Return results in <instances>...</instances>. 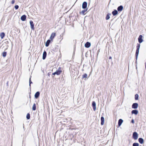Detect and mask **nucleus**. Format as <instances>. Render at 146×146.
<instances>
[{"mask_svg": "<svg viewBox=\"0 0 146 146\" xmlns=\"http://www.w3.org/2000/svg\"><path fill=\"white\" fill-rule=\"evenodd\" d=\"M109 58L110 59H111L112 58V57L111 56H110L109 57Z\"/></svg>", "mask_w": 146, "mask_h": 146, "instance_id": "72a5a7b5", "label": "nucleus"}, {"mask_svg": "<svg viewBox=\"0 0 146 146\" xmlns=\"http://www.w3.org/2000/svg\"><path fill=\"white\" fill-rule=\"evenodd\" d=\"M140 44L138 43L137 44V49L136 51L135 55L136 56V59L137 58V56H138L139 52V49L140 47Z\"/></svg>", "mask_w": 146, "mask_h": 146, "instance_id": "f257e3e1", "label": "nucleus"}, {"mask_svg": "<svg viewBox=\"0 0 146 146\" xmlns=\"http://www.w3.org/2000/svg\"><path fill=\"white\" fill-rule=\"evenodd\" d=\"M143 36L142 35H140L138 38V40L139 43H142L143 41V40L142 39Z\"/></svg>", "mask_w": 146, "mask_h": 146, "instance_id": "20e7f679", "label": "nucleus"}, {"mask_svg": "<svg viewBox=\"0 0 146 146\" xmlns=\"http://www.w3.org/2000/svg\"><path fill=\"white\" fill-rule=\"evenodd\" d=\"M23 128H24V124H23Z\"/></svg>", "mask_w": 146, "mask_h": 146, "instance_id": "f704fd0d", "label": "nucleus"}, {"mask_svg": "<svg viewBox=\"0 0 146 146\" xmlns=\"http://www.w3.org/2000/svg\"><path fill=\"white\" fill-rule=\"evenodd\" d=\"M6 54H7V52H3L2 53L3 56L4 57H5L6 56Z\"/></svg>", "mask_w": 146, "mask_h": 146, "instance_id": "bb28decb", "label": "nucleus"}, {"mask_svg": "<svg viewBox=\"0 0 146 146\" xmlns=\"http://www.w3.org/2000/svg\"><path fill=\"white\" fill-rule=\"evenodd\" d=\"M139 96L138 94H136L135 95V100H138V99Z\"/></svg>", "mask_w": 146, "mask_h": 146, "instance_id": "a878e982", "label": "nucleus"}, {"mask_svg": "<svg viewBox=\"0 0 146 146\" xmlns=\"http://www.w3.org/2000/svg\"><path fill=\"white\" fill-rule=\"evenodd\" d=\"M101 125H103L104 124V117H102L101 118Z\"/></svg>", "mask_w": 146, "mask_h": 146, "instance_id": "ddd939ff", "label": "nucleus"}, {"mask_svg": "<svg viewBox=\"0 0 146 146\" xmlns=\"http://www.w3.org/2000/svg\"><path fill=\"white\" fill-rule=\"evenodd\" d=\"M138 112V111L136 110H134L131 111V113L132 114H134L135 115H137Z\"/></svg>", "mask_w": 146, "mask_h": 146, "instance_id": "4468645a", "label": "nucleus"}, {"mask_svg": "<svg viewBox=\"0 0 146 146\" xmlns=\"http://www.w3.org/2000/svg\"><path fill=\"white\" fill-rule=\"evenodd\" d=\"M30 117V115L29 113H28L27 115V119H29Z\"/></svg>", "mask_w": 146, "mask_h": 146, "instance_id": "c85d7f7f", "label": "nucleus"}, {"mask_svg": "<svg viewBox=\"0 0 146 146\" xmlns=\"http://www.w3.org/2000/svg\"><path fill=\"white\" fill-rule=\"evenodd\" d=\"M29 86H31V84L32 83V82L31 81V78L30 77L29 78Z\"/></svg>", "mask_w": 146, "mask_h": 146, "instance_id": "c756f323", "label": "nucleus"}, {"mask_svg": "<svg viewBox=\"0 0 146 146\" xmlns=\"http://www.w3.org/2000/svg\"><path fill=\"white\" fill-rule=\"evenodd\" d=\"M87 78V75L86 74H85L84 75L82 76V78H85V79H86Z\"/></svg>", "mask_w": 146, "mask_h": 146, "instance_id": "393cba45", "label": "nucleus"}, {"mask_svg": "<svg viewBox=\"0 0 146 146\" xmlns=\"http://www.w3.org/2000/svg\"><path fill=\"white\" fill-rule=\"evenodd\" d=\"M15 3V1L14 0H13L12 1H11V3L12 4H13L14 3Z\"/></svg>", "mask_w": 146, "mask_h": 146, "instance_id": "2f4dec72", "label": "nucleus"}, {"mask_svg": "<svg viewBox=\"0 0 146 146\" xmlns=\"http://www.w3.org/2000/svg\"><path fill=\"white\" fill-rule=\"evenodd\" d=\"M142 146L141 145H140V146Z\"/></svg>", "mask_w": 146, "mask_h": 146, "instance_id": "c9c22d12", "label": "nucleus"}, {"mask_svg": "<svg viewBox=\"0 0 146 146\" xmlns=\"http://www.w3.org/2000/svg\"><path fill=\"white\" fill-rule=\"evenodd\" d=\"M36 109V106L35 104H34L32 107V110H35Z\"/></svg>", "mask_w": 146, "mask_h": 146, "instance_id": "b1692460", "label": "nucleus"}, {"mask_svg": "<svg viewBox=\"0 0 146 146\" xmlns=\"http://www.w3.org/2000/svg\"><path fill=\"white\" fill-rule=\"evenodd\" d=\"M30 23L31 25V28L32 29H34V25L33 21L31 20L30 21Z\"/></svg>", "mask_w": 146, "mask_h": 146, "instance_id": "6e6552de", "label": "nucleus"}, {"mask_svg": "<svg viewBox=\"0 0 146 146\" xmlns=\"http://www.w3.org/2000/svg\"><path fill=\"white\" fill-rule=\"evenodd\" d=\"M123 9V7L121 5L118 7L117 9L118 11H122Z\"/></svg>", "mask_w": 146, "mask_h": 146, "instance_id": "f8f14e48", "label": "nucleus"}, {"mask_svg": "<svg viewBox=\"0 0 146 146\" xmlns=\"http://www.w3.org/2000/svg\"><path fill=\"white\" fill-rule=\"evenodd\" d=\"M50 41V40H47L45 43V46H46L47 47L49 46Z\"/></svg>", "mask_w": 146, "mask_h": 146, "instance_id": "aec40b11", "label": "nucleus"}, {"mask_svg": "<svg viewBox=\"0 0 146 146\" xmlns=\"http://www.w3.org/2000/svg\"><path fill=\"white\" fill-rule=\"evenodd\" d=\"M46 56V52L45 51L44 52L43 54L42 59L44 60L45 59Z\"/></svg>", "mask_w": 146, "mask_h": 146, "instance_id": "2eb2a0df", "label": "nucleus"}, {"mask_svg": "<svg viewBox=\"0 0 146 146\" xmlns=\"http://www.w3.org/2000/svg\"><path fill=\"white\" fill-rule=\"evenodd\" d=\"M139 144L137 143H134L133 144V146H139Z\"/></svg>", "mask_w": 146, "mask_h": 146, "instance_id": "cd10ccee", "label": "nucleus"}, {"mask_svg": "<svg viewBox=\"0 0 146 146\" xmlns=\"http://www.w3.org/2000/svg\"><path fill=\"white\" fill-rule=\"evenodd\" d=\"M56 33H52L50 37V39L51 40H52L54 37L56 36Z\"/></svg>", "mask_w": 146, "mask_h": 146, "instance_id": "423d86ee", "label": "nucleus"}, {"mask_svg": "<svg viewBox=\"0 0 146 146\" xmlns=\"http://www.w3.org/2000/svg\"><path fill=\"white\" fill-rule=\"evenodd\" d=\"M92 106L93 107V110L95 111L96 109V104L94 101H93L92 103Z\"/></svg>", "mask_w": 146, "mask_h": 146, "instance_id": "1a4fd4ad", "label": "nucleus"}, {"mask_svg": "<svg viewBox=\"0 0 146 146\" xmlns=\"http://www.w3.org/2000/svg\"><path fill=\"white\" fill-rule=\"evenodd\" d=\"M131 122L133 123H134V120L133 119H132V120H131Z\"/></svg>", "mask_w": 146, "mask_h": 146, "instance_id": "473e14b6", "label": "nucleus"}, {"mask_svg": "<svg viewBox=\"0 0 146 146\" xmlns=\"http://www.w3.org/2000/svg\"><path fill=\"white\" fill-rule=\"evenodd\" d=\"M117 13L118 12L117 11L115 10H114V11H113L112 12V14L114 16L117 15Z\"/></svg>", "mask_w": 146, "mask_h": 146, "instance_id": "6ab92c4d", "label": "nucleus"}, {"mask_svg": "<svg viewBox=\"0 0 146 146\" xmlns=\"http://www.w3.org/2000/svg\"><path fill=\"white\" fill-rule=\"evenodd\" d=\"M132 108L133 109H136L138 108V104L137 103H133L132 105Z\"/></svg>", "mask_w": 146, "mask_h": 146, "instance_id": "0eeeda50", "label": "nucleus"}, {"mask_svg": "<svg viewBox=\"0 0 146 146\" xmlns=\"http://www.w3.org/2000/svg\"><path fill=\"white\" fill-rule=\"evenodd\" d=\"M90 43L88 42H87L85 44V46L87 48L89 47L90 46Z\"/></svg>", "mask_w": 146, "mask_h": 146, "instance_id": "9d476101", "label": "nucleus"}, {"mask_svg": "<svg viewBox=\"0 0 146 146\" xmlns=\"http://www.w3.org/2000/svg\"><path fill=\"white\" fill-rule=\"evenodd\" d=\"M138 141L141 144H143L144 143V140L143 138H139L138 139Z\"/></svg>", "mask_w": 146, "mask_h": 146, "instance_id": "f3484780", "label": "nucleus"}, {"mask_svg": "<svg viewBox=\"0 0 146 146\" xmlns=\"http://www.w3.org/2000/svg\"><path fill=\"white\" fill-rule=\"evenodd\" d=\"M62 71L60 70H57L55 72L52 73L53 75H55L56 74L57 75H59L60 74Z\"/></svg>", "mask_w": 146, "mask_h": 146, "instance_id": "7ed1b4c3", "label": "nucleus"}, {"mask_svg": "<svg viewBox=\"0 0 146 146\" xmlns=\"http://www.w3.org/2000/svg\"><path fill=\"white\" fill-rule=\"evenodd\" d=\"M40 93L38 92H37L35 94V97L36 98H37L39 96Z\"/></svg>", "mask_w": 146, "mask_h": 146, "instance_id": "a211bd4d", "label": "nucleus"}, {"mask_svg": "<svg viewBox=\"0 0 146 146\" xmlns=\"http://www.w3.org/2000/svg\"><path fill=\"white\" fill-rule=\"evenodd\" d=\"M110 15H111V14L109 13H108L106 17V20H108L110 19Z\"/></svg>", "mask_w": 146, "mask_h": 146, "instance_id": "4be33fe9", "label": "nucleus"}, {"mask_svg": "<svg viewBox=\"0 0 146 146\" xmlns=\"http://www.w3.org/2000/svg\"><path fill=\"white\" fill-rule=\"evenodd\" d=\"M133 136L134 139L136 140L138 137V134L136 132H134L133 133Z\"/></svg>", "mask_w": 146, "mask_h": 146, "instance_id": "f03ea898", "label": "nucleus"}, {"mask_svg": "<svg viewBox=\"0 0 146 146\" xmlns=\"http://www.w3.org/2000/svg\"><path fill=\"white\" fill-rule=\"evenodd\" d=\"M87 10V9H86V10H84L83 11H82L81 12H80V13L82 14L83 15H84L85 14V13L86 12Z\"/></svg>", "mask_w": 146, "mask_h": 146, "instance_id": "412c9836", "label": "nucleus"}, {"mask_svg": "<svg viewBox=\"0 0 146 146\" xmlns=\"http://www.w3.org/2000/svg\"><path fill=\"white\" fill-rule=\"evenodd\" d=\"M87 3L86 2H84L82 4V8L83 9H85L87 7Z\"/></svg>", "mask_w": 146, "mask_h": 146, "instance_id": "39448f33", "label": "nucleus"}, {"mask_svg": "<svg viewBox=\"0 0 146 146\" xmlns=\"http://www.w3.org/2000/svg\"><path fill=\"white\" fill-rule=\"evenodd\" d=\"M5 34L4 33H2L0 34V37L2 39L4 37Z\"/></svg>", "mask_w": 146, "mask_h": 146, "instance_id": "5701e85b", "label": "nucleus"}, {"mask_svg": "<svg viewBox=\"0 0 146 146\" xmlns=\"http://www.w3.org/2000/svg\"><path fill=\"white\" fill-rule=\"evenodd\" d=\"M123 122V120L121 119H120L118 121V125L119 126H120Z\"/></svg>", "mask_w": 146, "mask_h": 146, "instance_id": "dca6fc26", "label": "nucleus"}, {"mask_svg": "<svg viewBox=\"0 0 146 146\" xmlns=\"http://www.w3.org/2000/svg\"><path fill=\"white\" fill-rule=\"evenodd\" d=\"M15 8L16 9H17L19 8V6L18 5H16L15 6Z\"/></svg>", "mask_w": 146, "mask_h": 146, "instance_id": "7c9ffc66", "label": "nucleus"}, {"mask_svg": "<svg viewBox=\"0 0 146 146\" xmlns=\"http://www.w3.org/2000/svg\"><path fill=\"white\" fill-rule=\"evenodd\" d=\"M26 16L25 15H23L21 17V19L22 21H25V20H26Z\"/></svg>", "mask_w": 146, "mask_h": 146, "instance_id": "9b49d317", "label": "nucleus"}]
</instances>
